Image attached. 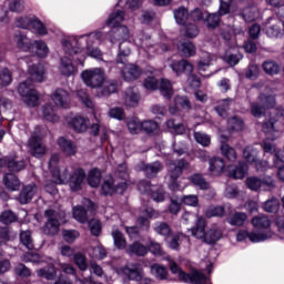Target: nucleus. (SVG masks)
I'll return each mask as SVG.
<instances>
[{
	"label": "nucleus",
	"instance_id": "1",
	"mask_svg": "<svg viewBox=\"0 0 284 284\" xmlns=\"http://www.w3.org/2000/svg\"><path fill=\"white\" fill-rule=\"evenodd\" d=\"M169 168V187L173 191L176 192L181 185L179 184V179L183 174V170H187L190 168V163L185 160H178L176 162L171 161L168 163Z\"/></svg>",
	"mask_w": 284,
	"mask_h": 284
},
{
	"label": "nucleus",
	"instance_id": "2",
	"mask_svg": "<svg viewBox=\"0 0 284 284\" xmlns=\"http://www.w3.org/2000/svg\"><path fill=\"white\" fill-rule=\"evenodd\" d=\"M170 270L172 274H178L179 281H182L183 283L205 284V274L196 270L191 271V273H185L181 267H179L176 262H170Z\"/></svg>",
	"mask_w": 284,
	"mask_h": 284
},
{
	"label": "nucleus",
	"instance_id": "3",
	"mask_svg": "<svg viewBox=\"0 0 284 284\" xmlns=\"http://www.w3.org/2000/svg\"><path fill=\"white\" fill-rule=\"evenodd\" d=\"M44 216L47 217V222L42 227L43 234L47 236H57L59 234V229L61 227V215L53 209H48L44 211Z\"/></svg>",
	"mask_w": 284,
	"mask_h": 284
},
{
	"label": "nucleus",
	"instance_id": "4",
	"mask_svg": "<svg viewBox=\"0 0 284 284\" xmlns=\"http://www.w3.org/2000/svg\"><path fill=\"white\" fill-rule=\"evenodd\" d=\"M18 92L29 108H37V105H39V94L32 89L30 79L19 84Z\"/></svg>",
	"mask_w": 284,
	"mask_h": 284
},
{
	"label": "nucleus",
	"instance_id": "5",
	"mask_svg": "<svg viewBox=\"0 0 284 284\" xmlns=\"http://www.w3.org/2000/svg\"><path fill=\"white\" fill-rule=\"evenodd\" d=\"M82 80L88 88H101L105 83V72L103 69H93L82 72Z\"/></svg>",
	"mask_w": 284,
	"mask_h": 284
},
{
	"label": "nucleus",
	"instance_id": "6",
	"mask_svg": "<svg viewBox=\"0 0 284 284\" xmlns=\"http://www.w3.org/2000/svg\"><path fill=\"white\" fill-rule=\"evenodd\" d=\"M28 148L31 156L41 159L48 154V146L41 142L40 135H32L28 142Z\"/></svg>",
	"mask_w": 284,
	"mask_h": 284
},
{
	"label": "nucleus",
	"instance_id": "7",
	"mask_svg": "<svg viewBox=\"0 0 284 284\" xmlns=\"http://www.w3.org/2000/svg\"><path fill=\"white\" fill-rule=\"evenodd\" d=\"M51 101L54 103L55 108H62L63 110H68L72 104L70 93L65 89L61 88L54 90L51 94Z\"/></svg>",
	"mask_w": 284,
	"mask_h": 284
},
{
	"label": "nucleus",
	"instance_id": "8",
	"mask_svg": "<svg viewBox=\"0 0 284 284\" xmlns=\"http://www.w3.org/2000/svg\"><path fill=\"white\" fill-rule=\"evenodd\" d=\"M83 205L84 206H75L73 209V217L79 223H85L88 221V210L89 212H94V210H97V205L89 199L83 201Z\"/></svg>",
	"mask_w": 284,
	"mask_h": 284
},
{
	"label": "nucleus",
	"instance_id": "9",
	"mask_svg": "<svg viewBox=\"0 0 284 284\" xmlns=\"http://www.w3.org/2000/svg\"><path fill=\"white\" fill-rule=\"evenodd\" d=\"M18 26H20V28H28V26H30V28H32L34 33L40 34L41 37H43L44 34H48V30L45 29V26H43V22H41V20L39 19L28 20V18H19Z\"/></svg>",
	"mask_w": 284,
	"mask_h": 284
},
{
	"label": "nucleus",
	"instance_id": "10",
	"mask_svg": "<svg viewBox=\"0 0 284 284\" xmlns=\"http://www.w3.org/2000/svg\"><path fill=\"white\" fill-rule=\"evenodd\" d=\"M273 141L274 140L270 138L265 139L262 143V150H264L266 154H274L275 165H281V161H284V155Z\"/></svg>",
	"mask_w": 284,
	"mask_h": 284
},
{
	"label": "nucleus",
	"instance_id": "11",
	"mask_svg": "<svg viewBox=\"0 0 284 284\" xmlns=\"http://www.w3.org/2000/svg\"><path fill=\"white\" fill-rule=\"evenodd\" d=\"M128 187L125 183L114 184V180H105L102 184V194L112 196V194H123Z\"/></svg>",
	"mask_w": 284,
	"mask_h": 284
},
{
	"label": "nucleus",
	"instance_id": "12",
	"mask_svg": "<svg viewBox=\"0 0 284 284\" xmlns=\"http://www.w3.org/2000/svg\"><path fill=\"white\" fill-rule=\"evenodd\" d=\"M140 172H144L146 179H156L159 172L163 171V163L155 161L150 164L141 163L139 164Z\"/></svg>",
	"mask_w": 284,
	"mask_h": 284
},
{
	"label": "nucleus",
	"instance_id": "13",
	"mask_svg": "<svg viewBox=\"0 0 284 284\" xmlns=\"http://www.w3.org/2000/svg\"><path fill=\"white\" fill-rule=\"evenodd\" d=\"M124 81H136L143 74V70L136 64H125L121 71Z\"/></svg>",
	"mask_w": 284,
	"mask_h": 284
},
{
	"label": "nucleus",
	"instance_id": "14",
	"mask_svg": "<svg viewBox=\"0 0 284 284\" xmlns=\"http://www.w3.org/2000/svg\"><path fill=\"white\" fill-rule=\"evenodd\" d=\"M171 69L178 74V77L180 74H192V72H194V65L185 59L173 61L171 63Z\"/></svg>",
	"mask_w": 284,
	"mask_h": 284
},
{
	"label": "nucleus",
	"instance_id": "15",
	"mask_svg": "<svg viewBox=\"0 0 284 284\" xmlns=\"http://www.w3.org/2000/svg\"><path fill=\"white\" fill-rule=\"evenodd\" d=\"M266 34H268V37H281V34H284V21L278 18L270 19Z\"/></svg>",
	"mask_w": 284,
	"mask_h": 284
},
{
	"label": "nucleus",
	"instance_id": "16",
	"mask_svg": "<svg viewBox=\"0 0 284 284\" xmlns=\"http://www.w3.org/2000/svg\"><path fill=\"white\" fill-rule=\"evenodd\" d=\"M251 224L260 232H270V229L272 227V220H270L267 215L260 214L252 217Z\"/></svg>",
	"mask_w": 284,
	"mask_h": 284
},
{
	"label": "nucleus",
	"instance_id": "17",
	"mask_svg": "<svg viewBox=\"0 0 284 284\" xmlns=\"http://www.w3.org/2000/svg\"><path fill=\"white\" fill-rule=\"evenodd\" d=\"M83 181H85V171H83V169H78L70 176L69 185L73 192H78V190H81Z\"/></svg>",
	"mask_w": 284,
	"mask_h": 284
},
{
	"label": "nucleus",
	"instance_id": "18",
	"mask_svg": "<svg viewBox=\"0 0 284 284\" xmlns=\"http://www.w3.org/2000/svg\"><path fill=\"white\" fill-rule=\"evenodd\" d=\"M209 171L212 176H221L225 172V161L223 158H212L209 161Z\"/></svg>",
	"mask_w": 284,
	"mask_h": 284
},
{
	"label": "nucleus",
	"instance_id": "19",
	"mask_svg": "<svg viewBox=\"0 0 284 284\" xmlns=\"http://www.w3.org/2000/svg\"><path fill=\"white\" fill-rule=\"evenodd\" d=\"M222 239L223 231H221V229L217 226H212L205 232L203 242L207 243V245H215V243Z\"/></svg>",
	"mask_w": 284,
	"mask_h": 284
},
{
	"label": "nucleus",
	"instance_id": "20",
	"mask_svg": "<svg viewBox=\"0 0 284 284\" xmlns=\"http://www.w3.org/2000/svg\"><path fill=\"white\" fill-rule=\"evenodd\" d=\"M45 69L41 64H33L29 68V81L41 83L45 79Z\"/></svg>",
	"mask_w": 284,
	"mask_h": 284
},
{
	"label": "nucleus",
	"instance_id": "21",
	"mask_svg": "<svg viewBox=\"0 0 284 284\" xmlns=\"http://www.w3.org/2000/svg\"><path fill=\"white\" fill-rule=\"evenodd\" d=\"M70 125L74 130V132L83 133L88 130V126L90 125V120L85 116L75 115L74 118H72Z\"/></svg>",
	"mask_w": 284,
	"mask_h": 284
},
{
	"label": "nucleus",
	"instance_id": "22",
	"mask_svg": "<svg viewBox=\"0 0 284 284\" xmlns=\"http://www.w3.org/2000/svg\"><path fill=\"white\" fill-rule=\"evenodd\" d=\"M125 252L129 256H145L148 254V246L143 245V243L135 241L129 246H126Z\"/></svg>",
	"mask_w": 284,
	"mask_h": 284
},
{
	"label": "nucleus",
	"instance_id": "23",
	"mask_svg": "<svg viewBox=\"0 0 284 284\" xmlns=\"http://www.w3.org/2000/svg\"><path fill=\"white\" fill-rule=\"evenodd\" d=\"M36 194H37V185L30 184L22 189L18 199L20 203H22V205H26V203H30V201H32V197Z\"/></svg>",
	"mask_w": 284,
	"mask_h": 284
},
{
	"label": "nucleus",
	"instance_id": "24",
	"mask_svg": "<svg viewBox=\"0 0 284 284\" xmlns=\"http://www.w3.org/2000/svg\"><path fill=\"white\" fill-rule=\"evenodd\" d=\"M59 154H53L51 155L50 160H49V168L52 172V174H54L58 178L59 183H65V181H68V176L67 175H62L61 171H59V169H57V166L59 165Z\"/></svg>",
	"mask_w": 284,
	"mask_h": 284
},
{
	"label": "nucleus",
	"instance_id": "25",
	"mask_svg": "<svg viewBox=\"0 0 284 284\" xmlns=\"http://www.w3.org/2000/svg\"><path fill=\"white\" fill-rule=\"evenodd\" d=\"M13 43H16L19 50H23L24 52H28V50H32V48H34V44L30 43L28 37L22 33H16L13 36Z\"/></svg>",
	"mask_w": 284,
	"mask_h": 284
},
{
	"label": "nucleus",
	"instance_id": "26",
	"mask_svg": "<svg viewBox=\"0 0 284 284\" xmlns=\"http://www.w3.org/2000/svg\"><path fill=\"white\" fill-rule=\"evenodd\" d=\"M111 236L113 239V243L116 250H126L128 240L125 239L123 232H121L119 229H113L111 232Z\"/></svg>",
	"mask_w": 284,
	"mask_h": 284
},
{
	"label": "nucleus",
	"instance_id": "27",
	"mask_svg": "<svg viewBox=\"0 0 284 284\" xmlns=\"http://www.w3.org/2000/svg\"><path fill=\"white\" fill-rule=\"evenodd\" d=\"M206 225H207V222H205V219L199 216L195 222V226L191 229L192 236H194L195 239H202V241H204Z\"/></svg>",
	"mask_w": 284,
	"mask_h": 284
},
{
	"label": "nucleus",
	"instance_id": "28",
	"mask_svg": "<svg viewBox=\"0 0 284 284\" xmlns=\"http://www.w3.org/2000/svg\"><path fill=\"white\" fill-rule=\"evenodd\" d=\"M242 156L246 163H257L258 149H256L254 145H247L243 149Z\"/></svg>",
	"mask_w": 284,
	"mask_h": 284
},
{
	"label": "nucleus",
	"instance_id": "29",
	"mask_svg": "<svg viewBox=\"0 0 284 284\" xmlns=\"http://www.w3.org/2000/svg\"><path fill=\"white\" fill-rule=\"evenodd\" d=\"M122 272L131 278V281H141V278H143V270L139 264H135L132 267H123Z\"/></svg>",
	"mask_w": 284,
	"mask_h": 284
},
{
	"label": "nucleus",
	"instance_id": "30",
	"mask_svg": "<svg viewBox=\"0 0 284 284\" xmlns=\"http://www.w3.org/2000/svg\"><path fill=\"white\" fill-rule=\"evenodd\" d=\"M58 145L68 156H74V154H77V145H74L72 141L65 140V138H60Z\"/></svg>",
	"mask_w": 284,
	"mask_h": 284
},
{
	"label": "nucleus",
	"instance_id": "31",
	"mask_svg": "<svg viewBox=\"0 0 284 284\" xmlns=\"http://www.w3.org/2000/svg\"><path fill=\"white\" fill-rule=\"evenodd\" d=\"M262 69L268 77H276L281 72V65L274 60H266L262 63Z\"/></svg>",
	"mask_w": 284,
	"mask_h": 284
},
{
	"label": "nucleus",
	"instance_id": "32",
	"mask_svg": "<svg viewBox=\"0 0 284 284\" xmlns=\"http://www.w3.org/2000/svg\"><path fill=\"white\" fill-rule=\"evenodd\" d=\"M20 243L26 247V250H34V240L32 239V231H20L19 234Z\"/></svg>",
	"mask_w": 284,
	"mask_h": 284
},
{
	"label": "nucleus",
	"instance_id": "33",
	"mask_svg": "<svg viewBox=\"0 0 284 284\" xmlns=\"http://www.w3.org/2000/svg\"><path fill=\"white\" fill-rule=\"evenodd\" d=\"M3 183L6 185L7 190H11L12 192L19 190L21 187V181H19V178L12 173H7L3 176Z\"/></svg>",
	"mask_w": 284,
	"mask_h": 284
},
{
	"label": "nucleus",
	"instance_id": "34",
	"mask_svg": "<svg viewBox=\"0 0 284 284\" xmlns=\"http://www.w3.org/2000/svg\"><path fill=\"white\" fill-rule=\"evenodd\" d=\"M139 93L134 89H128L124 92V105L126 108H136L139 105Z\"/></svg>",
	"mask_w": 284,
	"mask_h": 284
},
{
	"label": "nucleus",
	"instance_id": "35",
	"mask_svg": "<svg viewBox=\"0 0 284 284\" xmlns=\"http://www.w3.org/2000/svg\"><path fill=\"white\" fill-rule=\"evenodd\" d=\"M247 221V214L243 212H235L227 217V223L235 227H243Z\"/></svg>",
	"mask_w": 284,
	"mask_h": 284
},
{
	"label": "nucleus",
	"instance_id": "36",
	"mask_svg": "<svg viewBox=\"0 0 284 284\" xmlns=\"http://www.w3.org/2000/svg\"><path fill=\"white\" fill-rule=\"evenodd\" d=\"M125 20V12L118 10L110 14L106 20V26L109 28H118V26Z\"/></svg>",
	"mask_w": 284,
	"mask_h": 284
},
{
	"label": "nucleus",
	"instance_id": "37",
	"mask_svg": "<svg viewBox=\"0 0 284 284\" xmlns=\"http://www.w3.org/2000/svg\"><path fill=\"white\" fill-rule=\"evenodd\" d=\"M276 123V120L274 119H268L266 121L263 122L262 124V130L265 134H267V136L272 140L275 141L276 140V126H274Z\"/></svg>",
	"mask_w": 284,
	"mask_h": 284
},
{
	"label": "nucleus",
	"instance_id": "38",
	"mask_svg": "<svg viewBox=\"0 0 284 284\" xmlns=\"http://www.w3.org/2000/svg\"><path fill=\"white\" fill-rule=\"evenodd\" d=\"M153 230L155 234H159V236H163L164 239H170V236H172V227L168 222H159Z\"/></svg>",
	"mask_w": 284,
	"mask_h": 284
},
{
	"label": "nucleus",
	"instance_id": "39",
	"mask_svg": "<svg viewBox=\"0 0 284 284\" xmlns=\"http://www.w3.org/2000/svg\"><path fill=\"white\" fill-rule=\"evenodd\" d=\"M42 114H43V118L47 121H50L51 123H57L59 121L57 110L54 109V106L52 104H45L42 108Z\"/></svg>",
	"mask_w": 284,
	"mask_h": 284
},
{
	"label": "nucleus",
	"instance_id": "40",
	"mask_svg": "<svg viewBox=\"0 0 284 284\" xmlns=\"http://www.w3.org/2000/svg\"><path fill=\"white\" fill-rule=\"evenodd\" d=\"M61 73L64 77H72L77 72V68L72 64V60L69 58H62L61 59V67H60Z\"/></svg>",
	"mask_w": 284,
	"mask_h": 284
},
{
	"label": "nucleus",
	"instance_id": "41",
	"mask_svg": "<svg viewBox=\"0 0 284 284\" xmlns=\"http://www.w3.org/2000/svg\"><path fill=\"white\" fill-rule=\"evenodd\" d=\"M160 92L164 99H172L174 95V88H172V82L168 79H162L160 82Z\"/></svg>",
	"mask_w": 284,
	"mask_h": 284
},
{
	"label": "nucleus",
	"instance_id": "42",
	"mask_svg": "<svg viewBox=\"0 0 284 284\" xmlns=\"http://www.w3.org/2000/svg\"><path fill=\"white\" fill-rule=\"evenodd\" d=\"M178 49L182 57L189 58L194 57V54H196V45H194V43L192 42H183L179 44Z\"/></svg>",
	"mask_w": 284,
	"mask_h": 284
},
{
	"label": "nucleus",
	"instance_id": "43",
	"mask_svg": "<svg viewBox=\"0 0 284 284\" xmlns=\"http://www.w3.org/2000/svg\"><path fill=\"white\" fill-rule=\"evenodd\" d=\"M7 168L10 172H21V170H26V161L17 158L7 159Z\"/></svg>",
	"mask_w": 284,
	"mask_h": 284
},
{
	"label": "nucleus",
	"instance_id": "44",
	"mask_svg": "<svg viewBox=\"0 0 284 284\" xmlns=\"http://www.w3.org/2000/svg\"><path fill=\"white\" fill-rule=\"evenodd\" d=\"M257 101L263 105L264 110L276 108V98H274V95L260 94Z\"/></svg>",
	"mask_w": 284,
	"mask_h": 284
},
{
	"label": "nucleus",
	"instance_id": "45",
	"mask_svg": "<svg viewBox=\"0 0 284 284\" xmlns=\"http://www.w3.org/2000/svg\"><path fill=\"white\" fill-rule=\"evenodd\" d=\"M168 196V193L165 192V189H163V185L154 186L151 191L150 197L155 201V203H163Z\"/></svg>",
	"mask_w": 284,
	"mask_h": 284
},
{
	"label": "nucleus",
	"instance_id": "46",
	"mask_svg": "<svg viewBox=\"0 0 284 284\" xmlns=\"http://www.w3.org/2000/svg\"><path fill=\"white\" fill-rule=\"evenodd\" d=\"M221 152L222 155L227 159V161H231V163H234V161H236L237 159V154H236V150L232 146H230V144L227 143H222L221 145Z\"/></svg>",
	"mask_w": 284,
	"mask_h": 284
},
{
	"label": "nucleus",
	"instance_id": "47",
	"mask_svg": "<svg viewBox=\"0 0 284 284\" xmlns=\"http://www.w3.org/2000/svg\"><path fill=\"white\" fill-rule=\"evenodd\" d=\"M242 17L246 23H252V21H256L258 18V9L256 7H247L243 9Z\"/></svg>",
	"mask_w": 284,
	"mask_h": 284
},
{
	"label": "nucleus",
	"instance_id": "48",
	"mask_svg": "<svg viewBox=\"0 0 284 284\" xmlns=\"http://www.w3.org/2000/svg\"><path fill=\"white\" fill-rule=\"evenodd\" d=\"M190 181L200 190H210V183L205 181L202 174L195 173L190 178Z\"/></svg>",
	"mask_w": 284,
	"mask_h": 284
},
{
	"label": "nucleus",
	"instance_id": "49",
	"mask_svg": "<svg viewBox=\"0 0 284 284\" xmlns=\"http://www.w3.org/2000/svg\"><path fill=\"white\" fill-rule=\"evenodd\" d=\"M232 103H234L233 99H224L219 102L217 106H215V110L220 116H223L224 119L227 116V111L230 110Z\"/></svg>",
	"mask_w": 284,
	"mask_h": 284
},
{
	"label": "nucleus",
	"instance_id": "50",
	"mask_svg": "<svg viewBox=\"0 0 284 284\" xmlns=\"http://www.w3.org/2000/svg\"><path fill=\"white\" fill-rule=\"evenodd\" d=\"M88 183L91 187H99L101 185V171L92 169L88 175Z\"/></svg>",
	"mask_w": 284,
	"mask_h": 284
},
{
	"label": "nucleus",
	"instance_id": "51",
	"mask_svg": "<svg viewBox=\"0 0 284 284\" xmlns=\"http://www.w3.org/2000/svg\"><path fill=\"white\" fill-rule=\"evenodd\" d=\"M263 209L264 212H268L270 214H276V212L281 210V202H278V199L273 197L264 203Z\"/></svg>",
	"mask_w": 284,
	"mask_h": 284
},
{
	"label": "nucleus",
	"instance_id": "52",
	"mask_svg": "<svg viewBox=\"0 0 284 284\" xmlns=\"http://www.w3.org/2000/svg\"><path fill=\"white\" fill-rule=\"evenodd\" d=\"M126 128L131 134H139L143 128V122L139 118H132L126 122Z\"/></svg>",
	"mask_w": 284,
	"mask_h": 284
},
{
	"label": "nucleus",
	"instance_id": "53",
	"mask_svg": "<svg viewBox=\"0 0 284 284\" xmlns=\"http://www.w3.org/2000/svg\"><path fill=\"white\" fill-rule=\"evenodd\" d=\"M212 65V54L207 52H203L200 59L197 60V69L200 72H204L206 68Z\"/></svg>",
	"mask_w": 284,
	"mask_h": 284
},
{
	"label": "nucleus",
	"instance_id": "54",
	"mask_svg": "<svg viewBox=\"0 0 284 284\" xmlns=\"http://www.w3.org/2000/svg\"><path fill=\"white\" fill-rule=\"evenodd\" d=\"M166 128L173 134H185V125L183 123H176L174 119L166 121Z\"/></svg>",
	"mask_w": 284,
	"mask_h": 284
},
{
	"label": "nucleus",
	"instance_id": "55",
	"mask_svg": "<svg viewBox=\"0 0 284 284\" xmlns=\"http://www.w3.org/2000/svg\"><path fill=\"white\" fill-rule=\"evenodd\" d=\"M267 239H272V232L270 231L265 233L248 232V240L251 243H261L267 241Z\"/></svg>",
	"mask_w": 284,
	"mask_h": 284
},
{
	"label": "nucleus",
	"instance_id": "56",
	"mask_svg": "<svg viewBox=\"0 0 284 284\" xmlns=\"http://www.w3.org/2000/svg\"><path fill=\"white\" fill-rule=\"evenodd\" d=\"M174 18L176 23H180V26H185L187 19H190V13L187 12V9L181 7L174 11Z\"/></svg>",
	"mask_w": 284,
	"mask_h": 284
},
{
	"label": "nucleus",
	"instance_id": "57",
	"mask_svg": "<svg viewBox=\"0 0 284 284\" xmlns=\"http://www.w3.org/2000/svg\"><path fill=\"white\" fill-rule=\"evenodd\" d=\"M193 136L196 143H199L203 148H210V144L212 143V138L207 133L197 131V132H194Z\"/></svg>",
	"mask_w": 284,
	"mask_h": 284
},
{
	"label": "nucleus",
	"instance_id": "58",
	"mask_svg": "<svg viewBox=\"0 0 284 284\" xmlns=\"http://www.w3.org/2000/svg\"><path fill=\"white\" fill-rule=\"evenodd\" d=\"M260 74H261V68H258V64L256 63L248 64L245 71L246 79H250L251 81H256Z\"/></svg>",
	"mask_w": 284,
	"mask_h": 284
},
{
	"label": "nucleus",
	"instance_id": "59",
	"mask_svg": "<svg viewBox=\"0 0 284 284\" xmlns=\"http://www.w3.org/2000/svg\"><path fill=\"white\" fill-rule=\"evenodd\" d=\"M245 185L253 192H258L263 187V181L256 176H250L245 180Z\"/></svg>",
	"mask_w": 284,
	"mask_h": 284
},
{
	"label": "nucleus",
	"instance_id": "60",
	"mask_svg": "<svg viewBox=\"0 0 284 284\" xmlns=\"http://www.w3.org/2000/svg\"><path fill=\"white\" fill-rule=\"evenodd\" d=\"M13 272L16 276H20V278H29V276H32V272L23 263H18L14 266Z\"/></svg>",
	"mask_w": 284,
	"mask_h": 284
},
{
	"label": "nucleus",
	"instance_id": "61",
	"mask_svg": "<svg viewBox=\"0 0 284 284\" xmlns=\"http://www.w3.org/2000/svg\"><path fill=\"white\" fill-rule=\"evenodd\" d=\"M245 174H247L246 163H240L235 170L230 171V176L232 179H245Z\"/></svg>",
	"mask_w": 284,
	"mask_h": 284
},
{
	"label": "nucleus",
	"instance_id": "62",
	"mask_svg": "<svg viewBox=\"0 0 284 284\" xmlns=\"http://www.w3.org/2000/svg\"><path fill=\"white\" fill-rule=\"evenodd\" d=\"M205 216L207 219H212L214 216L223 217V216H225V207H223V206H210L205 212Z\"/></svg>",
	"mask_w": 284,
	"mask_h": 284
},
{
	"label": "nucleus",
	"instance_id": "63",
	"mask_svg": "<svg viewBox=\"0 0 284 284\" xmlns=\"http://www.w3.org/2000/svg\"><path fill=\"white\" fill-rule=\"evenodd\" d=\"M89 230L93 236H101V232L103 230V226L101 225V221L97 219L90 220Z\"/></svg>",
	"mask_w": 284,
	"mask_h": 284
},
{
	"label": "nucleus",
	"instance_id": "64",
	"mask_svg": "<svg viewBox=\"0 0 284 284\" xmlns=\"http://www.w3.org/2000/svg\"><path fill=\"white\" fill-rule=\"evenodd\" d=\"M138 190L140 194H148V196H150V194H152V190H154V185H152V182L148 180H141L138 183Z\"/></svg>",
	"mask_w": 284,
	"mask_h": 284
}]
</instances>
